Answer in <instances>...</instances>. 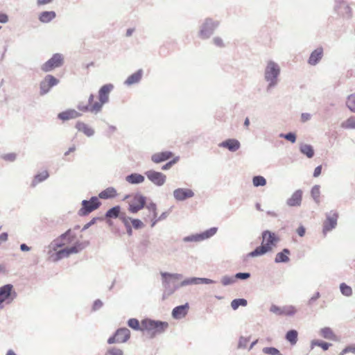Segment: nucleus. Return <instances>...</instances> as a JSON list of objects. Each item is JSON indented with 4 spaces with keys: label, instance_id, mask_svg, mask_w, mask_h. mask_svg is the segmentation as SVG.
Masks as SVG:
<instances>
[{
    "label": "nucleus",
    "instance_id": "1",
    "mask_svg": "<svg viewBox=\"0 0 355 355\" xmlns=\"http://www.w3.org/2000/svg\"><path fill=\"white\" fill-rule=\"evenodd\" d=\"M166 321L153 320L149 318L143 319V332H147L150 338L164 334L168 328Z\"/></svg>",
    "mask_w": 355,
    "mask_h": 355
},
{
    "label": "nucleus",
    "instance_id": "2",
    "mask_svg": "<svg viewBox=\"0 0 355 355\" xmlns=\"http://www.w3.org/2000/svg\"><path fill=\"white\" fill-rule=\"evenodd\" d=\"M76 236L71 229L67 230L65 232L62 234L60 236L54 239L47 247L48 254L51 252V250H56L67 244L72 243Z\"/></svg>",
    "mask_w": 355,
    "mask_h": 355
},
{
    "label": "nucleus",
    "instance_id": "3",
    "mask_svg": "<svg viewBox=\"0 0 355 355\" xmlns=\"http://www.w3.org/2000/svg\"><path fill=\"white\" fill-rule=\"evenodd\" d=\"M280 74V67L274 61L270 60L265 69L264 77L268 85L267 89L274 87L277 85L278 77Z\"/></svg>",
    "mask_w": 355,
    "mask_h": 355
},
{
    "label": "nucleus",
    "instance_id": "4",
    "mask_svg": "<svg viewBox=\"0 0 355 355\" xmlns=\"http://www.w3.org/2000/svg\"><path fill=\"white\" fill-rule=\"evenodd\" d=\"M148 198L140 192L132 195V198L128 202V210L130 214H137L146 207Z\"/></svg>",
    "mask_w": 355,
    "mask_h": 355
},
{
    "label": "nucleus",
    "instance_id": "5",
    "mask_svg": "<svg viewBox=\"0 0 355 355\" xmlns=\"http://www.w3.org/2000/svg\"><path fill=\"white\" fill-rule=\"evenodd\" d=\"M101 205V202L97 196H92L89 200H83L81 207L78 211L79 216H87Z\"/></svg>",
    "mask_w": 355,
    "mask_h": 355
},
{
    "label": "nucleus",
    "instance_id": "6",
    "mask_svg": "<svg viewBox=\"0 0 355 355\" xmlns=\"http://www.w3.org/2000/svg\"><path fill=\"white\" fill-rule=\"evenodd\" d=\"M114 89L112 83L105 84L101 86L98 92V101L94 103V110H102L103 106L109 102V96Z\"/></svg>",
    "mask_w": 355,
    "mask_h": 355
},
{
    "label": "nucleus",
    "instance_id": "7",
    "mask_svg": "<svg viewBox=\"0 0 355 355\" xmlns=\"http://www.w3.org/2000/svg\"><path fill=\"white\" fill-rule=\"evenodd\" d=\"M160 275L162 280V286L164 287V291H166V295H173V281L182 279L183 275L179 273H171L168 272H161Z\"/></svg>",
    "mask_w": 355,
    "mask_h": 355
},
{
    "label": "nucleus",
    "instance_id": "8",
    "mask_svg": "<svg viewBox=\"0 0 355 355\" xmlns=\"http://www.w3.org/2000/svg\"><path fill=\"white\" fill-rule=\"evenodd\" d=\"M218 24V21H214L211 18L205 19V21L200 26L198 33L199 37L203 40L209 38L214 34Z\"/></svg>",
    "mask_w": 355,
    "mask_h": 355
},
{
    "label": "nucleus",
    "instance_id": "9",
    "mask_svg": "<svg viewBox=\"0 0 355 355\" xmlns=\"http://www.w3.org/2000/svg\"><path fill=\"white\" fill-rule=\"evenodd\" d=\"M217 231L218 227H212L203 232L184 236L182 239V241L184 243L202 241L210 239L211 237L214 236L216 234Z\"/></svg>",
    "mask_w": 355,
    "mask_h": 355
},
{
    "label": "nucleus",
    "instance_id": "10",
    "mask_svg": "<svg viewBox=\"0 0 355 355\" xmlns=\"http://www.w3.org/2000/svg\"><path fill=\"white\" fill-rule=\"evenodd\" d=\"M64 55L56 53L53 54L50 59L41 66V70L44 72H50L62 67L64 64Z\"/></svg>",
    "mask_w": 355,
    "mask_h": 355
},
{
    "label": "nucleus",
    "instance_id": "11",
    "mask_svg": "<svg viewBox=\"0 0 355 355\" xmlns=\"http://www.w3.org/2000/svg\"><path fill=\"white\" fill-rule=\"evenodd\" d=\"M17 293L11 284H7L0 286V303L3 304H10L16 297Z\"/></svg>",
    "mask_w": 355,
    "mask_h": 355
},
{
    "label": "nucleus",
    "instance_id": "12",
    "mask_svg": "<svg viewBox=\"0 0 355 355\" xmlns=\"http://www.w3.org/2000/svg\"><path fill=\"white\" fill-rule=\"evenodd\" d=\"M130 338V331L126 327H121L116 329L114 333L110 336L107 343L109 345L114 343H126Z\"/></svg>",
    "mask_w": 355,
    "mask_h": 355
},
{
    "label": "nucleus",
    "instance_id": "13",
    "mask_svg": "<svg viewBox=\"0 0 355 355\" xmlns=\"http://www.w3.org/2000/svg\"><path fill=\"white\" fill-rule=\"evenodd\" d=\"M60 83L58 78L51 74H47L40 83V95L47 94L51 89L58 85Z\"/></svg>",
    "mask_w": 355,
    "mask_h": 355
},
{
    "label": "nucleus",
    "instance_id": "14",
    "mask_svg": "<svg viewBox=\"0 0 355 355\" xmlns=\"http://www.w3.org/2000/svg\"><path fill=\"white\" fill-rule=\"evenodd\" d=\"M263 245L269 252H271L274 247H275L277 243L279 241V237L273 232L270 230H264L261 233Z\"/></svg>",
    "mask_w": 355,
    "mask_h": 355
},
{
    "label": "nucleus",
    "instance_id": "15",
    "mask_svg": "<svg viewBox=\"0 0 355 355\" xmlns=\"http://www.w3.org/2000/svg\"><path fill=\"white\" fill-rule=\"evenodd\" d=\"M326 219L324 220L322 225V232L326 234L334 230L337 225V221L338 218V213L336 211L331 210V211L326 213Z\"/></svg>",
    "mask_w": 355,
    "mask_h": 355
},
{
    "label": "nucleus",
    "instance_id": "16",
    "mask_svg": "<svg viewBox=\"0 0 355 355\" xmlns=\"http://www.w3.org/2000/svg\"><path fill=\"white\" fill-rule=\"evenodd\" d=\"M144 175L150 182L157 187L163 186L166 180V175L165 174L153 169L146 171Z\"/></svg>",
    "mask_w": 355,
    "mask_h": 355
},
{
    "label": "nucleus",
    "instance_id": "17",
    "mask_svg": "<svg viewBox=\"0 0 355 355\" xmlns=\"http://www.w3.org/2000/svg\"><path fill=\"white\" fill-rule=\"evenodd\" d=\"M126 214L122 211V208L120 205H114L107 210L105 213L104 217L107 219V223L109 225H112V222L110 221L109 219H116L119 218L123 222V218L126 217Z\"/></svg>",
    "mask_w": 355,
    "mask_h": 355
},
{
    "label": "nucleus",
    "instance_id": "18",
    "mask_svg": "<svg viewBox=\"0 0 355 355\" xmlns=\"http://www.w3.org/2000/svg\"><path fill=\"white\" fill-rule=\"evenodd\" d=\"M216 281L207 277H187L181 282L180 286H187L189 285H198V284H215Z\"/></svg>",
    "mask_w": 355,
    "mask_h": 355
},
{
    "label": "nucleus",
    "instance_id": "19",
    "mask_svg": "<svg viewBox=\"0 0 355 355\" xmlns=\"http://www.w3.org/2000/svg\"><path fill=\"white\" fill-rule=\"evenodd\" d=\"M173 197L177 201H185L194 196L193 191L188 188H178L173 191Z\"/></svg>",
    "mask_w": 355,
    "mask_h": 355
},
{
    "label": "nucleus",
    "instance_id": "20",
    "mask_svg": "<svg viewBox=\"0 0 355 355\" xmlns=\"http://www.w3.org/2000/svg\"><path fill=\"white\" fill-rule=\"evenodd\" d=\"M81 116L82 114L80 112L74 109L69 108L59 112L57 114V119L64 123L71 119L79 118Z\"/></svg>",
    "mask_w": 355,
    "mask_h": 355
},
{
    "label": "nucleus",
    "instance_id": "21",
    "mask_svg": "<svg viewBox=\"0 0 355 355\" xmlns=\"http://www.w3.org/2000/svg\"><path fill=\"white\" fill-rule=\"evenodd\" d=\"M174 157V153L171 150H164L155 153L151 155V161L155 164H160L171 159Z\"/></svg>",
    "mask_w": 355,
    "mask_h": 355
},
{
    "label": "nucleus",
    "instance_id": "22",
    "mask_svg": "<svg viewBox=\"0 0 355 355\" xmlns=\"http://www.w3.org/2000/svg\"><path fill=\"white\" fill-rule=\"evenodd\" d=\"M189 305L188 302L174 307L171 312L172 318L175 320H180L184 318L189 311Z\"/></svg>",
    "mask_w": 355,
    "mask_h": 355
},
{
    "label": "nucleus",
    "instance_id": "23",
    "mask_svg": "<svg viewBox=\"0 0 355 355\" xmlns=\"http://www.w3.org/2000/svg\"><path fill=\"white\" fill-rule=\"evenodd\" d=\"M303 191L297 189L286 200V205L289 207H299L302 204Z\"/></svg>",
    "mask_w": 355,
    "mask_h": 355
},
{
    "label": "nucleus",
    "instance_id": "24",
    "mask_svg": "<svg viewBox=\"0 0 355 355\" xmlns=\"http://www.w3.org/2000/svg\"><path fill=\"white\" fill-rule=\"evenodd\" d=\"M218 146L221 148H226L231 152H236L241 147V144L236 139H227L220 142Z\"/></svg>",
    "mask_w": 355,
    "mask_h": 355
},
{
    "label": "nucleus",
    "instance_id": "25",
    "mask_svg": "<svg viewBox=\"0 0 355 355\" xmlns=\"http://www.w3.org/2000/svg\"><path fill=\"white\" fill-rule=\"evenodd\" d=\"M49 254L50 255L51 261L53 262H58L63 258L69 257L71 255L67 247L59 250H58V249L56 250H52L51 252Z\"/></svg>",
    "mask_w": 355,
    "mask_h": 355
},
{
    "label": "nucleus",
    "instance_id": "26",
    "mask_svg": "<svg viewBox=\"0 0 355 355\" xmlns=\"http://www.w3.org/2000/svg\"><path fill=\"white\" fill-rule=\"evenodd\" d=\"M323 56V48L319 46L313 50L308 59V63L311 66H315L322 60Z\"/></svg>",
    "mask_w": 355,
    "mask_h": 355
},
{
    "label": "nucleus",
    "instance_id": "27",
    "mask_svg": "<svg viewBox=\"0 0 355 355\" xmlns=\"http://www.w3.org/2000/svg\"><path fill=\"white\" fill-rule=\"evenodd\" d=\"M75 128L78 132H83L85 135H86L88 137L94 136L95 133L94 130L92 127H90L89 125L81 121H78L76 123Z\"/></svg>",
    "mask_w": 355,
    "mask_h": 355
},
{
    "label": "nucleus",
    "instance_id": "28",
    "mask_svg": "<svg viewBox=\"0 0 355 355\" xmlns=\"http://www.w3.org/2000/svg\"><path fill=\"white\" fill-rule=\"evenodd\" d=\"M145 175H142L138 173H131L126 175L125 180L127 182L130 184H140L145 181Z\"/></svg>",
    "mask_w": 355,
    "mask_h": 355
},
{
    "label": "nucleus",
    "instance_id": "29",
    "mask_svg": "<svg viewBox=\"0 0 355 355\" xmlns=\"http://www.w3.org/2000/svg\"><path fill=\"white\" fill-rule=\"evenodd\" d=\"M143 73L144 71L141 69H138L137 71L132 73L127 78V79L124 82V84L128 86H130L139 83L142 78Z\"/></svg>",
    "mask_w": 355,
    "mask_h": 355
},
{
    "label": "nucleus",
    "instance_id": "30",
    "mask_svg": "<svg viewBox=\"0 0 355 355\" xmlns=\"http://www.w3.org/2000/svg\"><path fill=\"white\" fill-rule=\"evenodd\" d=\"M117 191L116 189L113 187H110L106 188L105 189L101 191L98 196V199H112L117 196Z\"/></svg>",
    "mask_w": 355,
    "mask_h": 355
},
{
    "label": "nucleus",
    "instance_id": "31",
    "mask_svg": "<svg viewBox=\"0 0 355 355\" xmlns=\"http://www.w3.org/2000/svg\"><path fill=\"white\" fill-rule=\"evenodd\" d=\"M291 254V250L288 248H284L282 251L277 253L275 258V263H288L290 261L289 255Z\"/></svg>",
    "mask_w": 355,
    "mask_h": 355
},
{
    "label": "nucleus",
    "instance_id": "32",
    "mask_svg": "<svg viewBox=\"0 0 355 355\" xmlns=\"http://www.w3.org/2000/svg\"><path fill=\"white\" fill-rule=\"evenodd\" d=\"M49 173L47 171H43L35 174L31 183V187L35 188L39 183H41L48 179Z\"/></svg>",
    "mask_w": 355,
    "mask_h": 355
},
{
    "label": "nucleus",
    "instance_id": "33",
    "mask_svg": "<svg viewBox=\"0 0 355 355\" xmlns=\"http://www.w3.org/2000/svg\"><path fill=\"white\" fill-rule=\"evenodd\" d=\"M56 17V13L53 10H46L42 11L39 14L38 19L40 21L44 24L51 22L53 19Z\"/></svg>",
    "mask_w": 355,
    "mask_h": 355
},
{
    "label": "nucleus",
    "instance_id": "34",
    "mask_svg": "<svg viewBox=\"0 0 355 355\" xmlns=\"http://www.w3.org/2000/svg\"><path fill=\"white\" fill-rule=\"evenodd\" d=\"M89 245V241H77L71 246L67 247L70 254H77Z\"/></svg>",
    "mask_w": 355,
    "mask_h": 355
},
{
    "label": "nucleus",
    "instance_id": "35",
    "mask_svg": "<svg viewBox=\"0 0 355 355\" xmlns=\"http://www.w3.org/2000/svg\"><path fill=\"white\" fill-rule=\"evenodd\" d=\"M320 335L325 338L333 341H338V336L334 334L331 328L325 327L320 330Z\"/></svg>",
    "mask_w": 355,
    "mask_h": 355
},
{
    "label": "nucleus",
    "instance_id": "36",
    "mask_svg": "<svg viewBox=\"0 0 355 355\" xmlns=\"http://www.w3.org/2000/svg\"><path fill=\"white\" fill-rule=\"evenodd\" d=\"M299 150L302 155L309 159L313 157L315 155L314 148L311 144L302 143L300 145Z\"/></svg>",
    "mask_w": 355,
    "mask_h": 355
},
{
    "label": "nucleus",
    "instance_id": "37",
    "mask_svg": "<svg viewBox=\"0 0 355 355\" xmlns=\"http://www.w3.org/2000/svg\"><path fill=\"white\" fill-rule=\"evenodd\" d=\"M270 252L263 245L257 246L252 251L247 254V257H257Z\"/></svg>",
    "mask_w": 355,
    "mask_h": 355
},
{
    "label": "nucleus",
    "instance_id": "38",
    "mask_svg": "<svg viewBox=\"0 0 355 355\" xmlns=\"http://www.w3.org/2000/svg\"><path fill=\"white\" fill-rule=\"evenodd\" d=\"M285 339L291 345H295L298 340V332L295 329H290L285 334Z\"/></svg>",
    "mask_w": 355,
    "mask_h": 355
},
{
    "label": "nucleus",
    "instance_id": "39",
    "mask_svg": "<svg viewBox=\"0 0 355 355\" xmlns=\"http://www.w3.org/2000/svg\"><path fill=\"white\" fill-rule=\"evenodd\" d=\"M125 218L128 220V223L131 225L132 227L136 230H141L145 226L142 220L139 218H134L128 216H126Z\"/></svg>",
    "mask_w": 355,
    "mask_h": 355
},
{
    "label": "nucleus",
    "instance_id": "40",
    "mask_svg": "<svg viewBox=\"0 0 355 355\" xmlns=\"http://www.w3.org/2000/svg\"><path fill=\"white\" fill-rule=\"evenodd\" d=\"M127 324L128 327L133 330L143 332V320H141V322H139V320L137 318H130L128 320Z\"/></svg>",
    "mask_w": 355,
    "mask_h": 355
},
{
    "label": "nucleus",
    "instance_id": "41",
    "mask_svg": "<svg viewBox=\"0 0 355 355\" xmlns=\"http://www.w3.org/2000/svg\"><path fill=\"white\" fill-rule=\"evenodd\" d=\"M332 345L331 343L325 342L322 340L314 339L311 342V348L313 349L315 346L320 347L322 349L323 351H327L329 348Z\"/></svg>",
    "mask_w": 355,
    "mask_h": 355
},
{
    "label": "nucleus",
    "instance_id": "42",
    "mask_svg": "<svg viewBox=\"0 0 355 355\" xmlns=\"http://www.w3.org/2000/svg\"><path fill=\"white\" fill-rule=\"evenodd\" d=\"M94 103L93 105H84L83 103L80 102L77 105V109L83 112H92V113H98L100 112L99 110H94Z\"/></svg>",
    "mask_w": 355,
    "mask_h": 355
},
{
    "label": "nucleus",
    "instance_id": "43",
    "mask_svg": "<svg viewBox=\"0 0 355 355\" xmlns=\"http://www.w3.org/2000/svg\"><path fill=\"white\" fill-rule=\"evenodd\" d=\"M320 185L315 184L314 185L311 190V196L314 200V202L319 205L320 202Z\"/></svg>",
    "mask_w": 355,
    "mask_h": 355
},
{
    "label": "nucleus",
    "instance_id": "44",
    "mask_svg": "<svg viewBox=\"0 0 355 355\" xmlns=\"http://www.w3.org/2000/svg\"><path fill=\"white\" fill-rule=\"evenodd\" d=\"M248 301L245 298H236L231 302V307L233 310H237L239 306H246Z\"/></svg>",
    "mask_w": 355,
    "mask_h": 355
},
{
    "label": "nucleus",
    "instance_id": "45",
    "mask_svg": "<svg viewBox=\"0 0 355 355\" xmlns=\"http://www.w3.org/2000/svg\"><path fill=\"white\" fill-rule=\"evenodd\" d=\"M252 184L255 187H263L267 184V181L263 176L258 175L252 178Z\"/></svg>",
    "mask_w": 355,
    "mask_h": 355
},
{
    "label": "nucleus",
    "instance_id": "46",
    "mask_svg": "<svg viewBox=\"0 0 355 355\" xmlns=\"http://www.w3.org/2000/svg\"><path fill=\"white\" fill-rule=\"evenodd\" d=\"M346 106L352 112L355 113V93L347 96Z\"/></svg>",
    "mask_w": 355,
    "mask_h": 355
},
{
    "label": "nucleus",
    "instance_id": "47",
    "mask_svg": "<svg viewBox=\"0 0 355 355\" xmlns=\"http://www.w3.org/2000/svg\"><path fill=\"white\" fill-rule=\"evenodd\" d=\"M345 129H355V116H351L341 123Z\"/></svg>",
    "mask_w": 355,
    "mask_h": 355
},
{
    "label": "nucleus",
    "instance_id": "48",
    "mask_svg": "<svg viewBox=\"0 0 355 355\" xmlns=\"http://www.w3.org/2000/svg\"><path fill=\"white\" fill-rule=\"evenodd\" d=\"M339 288H340V293L344 296L349 297L352 295V288H351V286L347 285L346 283H344V282L341 283L340 284Z\"/></svg>",
    "mask_w": 355,
    "mask_h": 355
},
{
    "label": "nucleus",
    "instance_id": "49",
    "mask_svg": "<svg viewBox=\"0 0 355 355\" xmlns=\"http://www.w3.org/2000/svg\"><path fill=\"white\" fill-rule=\"evenodd\" d=\"M280 138H284L287 141H289L291 143L294 144L297 140V135L294 132H288L287 133H280L279 135Z\"/></svg>",
    "mask_w": 355,
    "mask_h": 355
},
{
    "label": "nucleus",
    "instance_id": "50",
    "mask_svg": "<svg viewBox=\"0 0 355 355\" xmlns=\"http://www.w3.org/2000/svg\"><path fill=\"white\" fill-rule=\"evenodd\" d=\"M179 160H180L179 156H175V157H172L171 159L168 160L166 164L162 165V166L161 168L162 170H163V171L169 170L171 168L173 167V166H174L175 164H177L179 162Z\"/></svg>",
    "mask_w": 355,
    "mask_h": 355
},
{
    "label": "nucleus",
    "instance_id": "51",
    "mask_svg": "<svg viewBox=\"0 0 355 355\" xmlns=\"http://www.w3.org/2000/svg\"><path fill=\"white\" fill-rule=\"evenodd\" d=\"M123 351L116 347H109L103 355H123Z\"/></svg>",
    "mask_w": 355,
    "mask_h": 355
},
{
    "label": "nucleus",
    "instance_id": "52",
    "mask_svg": "<svg viewBox=\"0 0 355 355\" xmlns=\"http://www.w3.org/2000/svg\"><path fill=\"white\" fill-rule=\"evenodd\" d=\"M220 282L224 286L232 285L236 282L234 275H224L221 277Z\"/></svg>",
    "mask_w": 355,
    "mask_h": 355
},
{
    "label": "nucleus",
    "instance_id": "53",
    "mask_svg": "<svg viewBox=\"0 0 355 355\" xmlns=\"http://www.w3.org/2000/svg\"><path fill=\"white\" fill-rule=\"evenodd\" d=\"M263 353L268 355H282L281 352L275 347H266L262 349Z\"/></svg>",
    "mask_w": 355,
    "mask_h": 355
},
{
    "label": "nucleus",
    "instance_id": "54",
    "mask_svg": "<svg viewBox=\"0 0 355 355\" xmlns=\"http://www.w3.org/2000/svg\"><path fill=\"white\" fill-rule=\"evenodd\" d=\"M103 218L102 217H98V216H96V217H94L92 218L88 223H87L82 228L81 231L82 232H84L85 230H87V229H89L91 226L94 225V224H96L97 223V221L98 220H103Z\"/></svg>",
    "mask_w": 355,
    "mask_h": 355
},
{
    "label": "nucleus",
    "instance_id": "55",
    "mask_svg": "<svg viewBox=\"0 0 355 355\" xmlns=\"http://www.w3.org/2000/svg\"><path fill=\"white\" fill-rule=\"evenodd\" d=\"M250 336L249 337H244V336H240L239 339L238 343V348L239 349H245L246 348L248 343L250 341Z\"/></svg>",
    "mask_w": 355,
    "mask_h": 355
},
{
    "label": "nucleus",
    "instance_id": "56",
    "mask_svg": "<svg viewBox=\"0 0 355 355\" xmlns=\"http://www.w3.org/2000/svg\"><path fill=\"white\" fill-rule=\"evenodd\" d=\"M250 277L251 274L248 272H239L234 275L235 281H236V279L246 280Z\"/></svg>",
    "mask_w": 355,
    "mask_h": 355
},
{
    "label": "nucleus",
    "instance_id": "57",
    "mask_svg": "<svg viewBox=\"0 0 355 355\" xmlns=\"http://www.w3.org/2000/svg\"><path fill=\"white\" fill-rule=\"evenodd\" d=\"M270 311L277 315H282L284 314V308H281L280 306L272 304L270 308Z\"/></svg>",
    "mask_w": 355,
    "mask_h": 355
},
{
    "label": "nucleus",
    "instance_id": "58",
    "mask_svg": "<svg viewBox=\"0 0 355 355\" xmlns=\"http://www.w3.org/2000/svg\"><path fill=\"white\" fill-rule=\"evenodd\" d=\"M1 158L7 162H12L17 159V154L15 153H9L1 155Z\"/></svg>",
    "mask_w": 355,
    "mask_h": 355
},
{
    "label": "nucleus",
    "instance_id": "59",
    "mask_svg": "<svg viewBox=\"0 0 355 355\" xmlns=\"http://www.w3.org/2000/svg\"><path fill=\"white\" fill-rule=\"evenodd\" d=\"M122 223H123V224L124 225V226L125 227L127 234L129 236H131L132 235V234H133V231H132L133 228L132 227L131 225L128 223V220L125 218V217L123 218V222Z\"/></svg>",
    "mask_w": 355,
    "mask_h": 355
},
{
    "label": "nucleus",
    "instance_id": "60",
    "mask_svg": "<svg viewBox=\"0 0 355 355\" xmlns=\"http://www.w3.org/2000/svg\"><path fill=\"white\" fill-rule=\"evenodd\" d=\"M103 302L100 299H96L93 302V304L92 306V310L93 311H96L101 309L103 307Z\"/></svg>",
    "mask_w": 355,
    "mask_h": 355
},
{
    "label": "nucleus",
    "instance_id": "61",
    "mask_svg": "<svg viewBox=\"0 0 355 355\" xmlns=\"http://www.w3.org/2000/svg\"><path fill=\"white\" fill-rule=\"evenodd\" d=\"M145 208H146L152 214L157 212V205L152 200L149 203L146 204Z\"/></svg>",
    "mask_w": 355,
    "mask_h": 355
},
{
    "label": "nucleus",
    "instance_id": "62",
    "mask_svg": "<svg viewBox=\"0 0 355 355\" xmlns=\"http://www.w3.org/2000/svg\"><path fill=\"white\" fill-rule=\"evenodd\" d=\"M284 314L287 315H293L296 313V309L293 306H284Z\"/></svg>",
    "mask_w": 355,
    "mask_h": 355
},
{
    "label": "nucleus",
    "instance_id": "63",
    "mask_svg": "<svg viewBox=\"0 0 355 355\" xmlns=\"http://www.w3.org/2000/svg\"><path fill=\"white\" fill-rule=\"evenodd\" d=\"M352 352L355 354V345H349L346 346L340 352V355H344L347 353Z\"/></svg>",
    "mask_w": 355,
    "mask_h": 355
},
{
    "label": "nucleus",
    "instance_id": "64",
    "mask_svg": "<svg viewBox=\"0 0 355 355\" xmlns=\"http://www.w3.org/2000/svg\"><path fill=\"white\" fill-rule=\"evenodd\" d=\"M320 293L319 291H316L313 295L308 300L307 305L311 306L320 297Z\"/></svg>",
    "mask_w": 355,
    "mask_h": 355
}]
</instances>
